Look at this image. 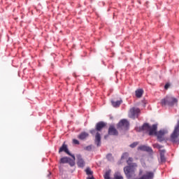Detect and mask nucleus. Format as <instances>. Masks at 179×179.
<instances>
[{"label":"nucleus","mask_w":179,"mask_h":179,"mask_svg":"<svg viewBox=\"0 0 179 179\" xmlns=\"http://www.w3.org/2000/svg\"><path fill=\"white\" fill-rule=\"evenodd\" d=\"M143 95V90L139 89L136 90V97H137L138 99H141V97H142Z\"/></svg>","instance_id":"16"},{"label":"nucleus","mask_w":179,"mask_h":179,"mask_svg":"<svg viewBox=\"0 0 179 179\" xmlns=\"http://www.w3.org/2000/svg\"><path fill=\"white\" fill-rule=\"evenodd\" d=\"M70 156H71V157L73 158V159H71V158H69V160H68V162H67V163H69V164H70V166H71V167H73V166H75V155L71 154Z\"/></svg>","instance_id":"15"},{"label":"nucleus","mask_w":179,"mask_h":179,"mask_svg":"<svg viewBox=\"0 0 179 179\" xmlns=\"http://www.w3.org/2000/svg\"><path fill=\"white\" fill-rule=\"evenodd\" d=\"M107 124L104 122H99L96 123L95 129L90 130V134L92 135H95V143L96 146H101V135L100 134V132L103 128L106 127Z\"/></svg>","instance_id":"1"},{"label":"nucleus","mask_w":179,"mask_h":179,"mask_svg":"<svg viewBox=\"0 0 179 179\" xmlns=\"http://www.w3.org/2000/svg\"><path fill=\"white\" fill-rule=\"evenodd\" d=\"M78 139L80 141H85L87 138H89V134L87 132H82L78 136Z\"/></svg>","instance_id":"13"},{"label":"nucleus","mask_w":179,"mask_h":179,"mask_svg":"<svg viewBox=\"0 0 179 179\" xmlns=\"http://www.w3.org/2000/svg\"><path fill=\"white\" fill-rule=\"evenodd\" d=\"M142 173H143V171H142V169H140L139 176H142Z\"/></svg>","instance_id":"28"},{"label":"nucleus","mask_w":179,"mask_h":179,"mask_svg":"<svg viewBox=\"0 0 179 179\" xmlns=\"http://www.w3.org/2000/svg\"><path fill=\"white\" fill-rule=\"evenodd\" d=\"M87 179H94V177L92 176L90 178H88Z\"/></svg>","instance_id":"29"},{"label":"nucleus","mask_w":179,"mask_h":179,"mask_svg":"<svg viewBox=\"0 0 179 179\" xmlns=\"http://www.w3.org/2000/svg\"><path fill=\"white\" fill-rule=\"evenodd\" d=\"M179 136V121H178L177 125L174 129L173 132L171 135V141L172 142H177V138Z\"/></svg>","instance_id":"7"},{"label":"nucleus","mask_w":179,"mask_h":179,"mask_svg":"<svg viewBox=\"0 0 179 179\" xmlns=\"http://www.w3.org/2000/svg\"><path fill=\"white\" fill-rule=\"evenodd\" d=\"M129 128V122L128 120L123 119L119 122L117 124V129H123L127 131Z\"/></svg>","instance_id":"5"},{"label":"nucleus","mask_w":179,"mask_h":179,"mask_svg":"<svg viewBox=\"0 0 179 179\" xmlns=\"http://www.w3.org/2000/svg\"><path fill=\"white\" fill-rule=\"evenodd\" d=\"M73 143H74V145H79V141L77 139H73Z\"/></svg>","instance_id":"23"},{"label":"nucleus","mask_w":179,"mask_h":179,"mask_svg":"<svg viewBox=\"0 0 179 179\" xmlns=\"http://www.w3.org/2000/svg\"><path fill=\"white\" fill-rule=\"evenodd\" d=\"M77 159H78L77 164L78 167L83 169V167H85V160H83V158H82V155H78Z\"/></svg>","instance_id":"10"},{"label":"nucleus","mask_w":179,"mask_h":179,"mask_svg":"<svg viewBox=\"0 0 179 179\" xmlns=\"http://www.w3.org/2000/svg\"><path fill=\"white\" fill-rule=\"evenodd\" d=\"M108 135H113L117 136L118 135V131L114 126H110L108 129Z\"/></svg>","instance_id":"11"},{"label":"nucleus","mask_w":179,"mask_h":179,"mask_svg":"<svg viewBox=\"0 0 179 179\" xmlns=\"http://www.w3.org/2000/svg\"><path fill=\"white\" fill-rule=\"evenodd\" d=\"M69 160V157H64L61 158L60 163H62L63 164H65V163H68V161Z\"/></svg>","instance_id":"17"},{"label":"nucleus","mask_w":179,"mask_h":179,"mask_svg":"<svg viewBox=\"0 0 179 179\" xmlns=\"http://www.w3.org/2000/svg\"><path fill=\"white\" fill-rule=\"evenodd\" d=\"M85 150H88V151L92 150V145H88L85 147Z\"/></svg>","instance_id":"26"},{"label":"nucleus","mask_w":179,"mask_h":179,"mask_svg":"<svg viewBox=\"0 0 179 179\" xmlns=\"http://www.w3.org/2000/svg\"><path fill=\"white\" fill-rule=\"evenodd\" d=\"M139 114H141V109L138 108L134 107L129 110V115L130 118H138Z\"/></svg>","instance_id":"6"},{"label":"nucleus","mask_w":179,"mask_h":179,"mask_svg":"<svg viewBox=\"0 0 179 179\" xmlns=\"http://www.w3.org/2000/svg\"><path fill=\"white\" fill-rule=\"evenodd\" d=\"M164 153H166V150H160V156H164Z\"/></svg>","instance_id":"24"},{"label":"nucleus","mask_w":179,"mask_h":179,"mask_svg":"<svg viewBox=\"0 0 179 179\" xmlns=\"http://www.w3.org/2000/svg\"><path fill=\"white\" fill-rule=\"evenodd\" d=\"M134 159H132V158H129L128 159V160H127V164H131V163H132V161H133Z\"/></svg>","instance_id":"27"},{"label":"nucleus","mask_w":179,"mask_h":179,"mask_svg":"<svg viewBox=\"0 0 179 179\" xmlns=\"http://www.w3.org/2000/svg\"><path fill=\"white\" fill-rule=\"evenodd\" d=\"M153 147L156 148L157 149H162L163 148V145H160L158 143L153 144Z\"/></svg>","instance_id":"20"},{"label":"nucleus","mask_w":179,"mask_h":179,"mask_svg":"<svg viewBox=\"0 0 179 179\" xmlns=\"http://www.w3.org/2000/svg\"><path fill=\"white\" fill-rule=\"evenodd\" d=\"M62 152H64L66 155H69V156H71V152H69V150H68V145L65 144V143L62 144V147L59 150V153Z\"/></svg>","instance_id":"9"},{"label":"nucleus","mask_w":179,"mask_h":179,"mask_svg":"<svg viewBox=\"0 0 179 179\" xmlns=\"http://www.w3.org/2000/svg\"><path fill=\"white\" fill-rule=\"evenodd\" d=\"M160 159L162 163H164V162H166V157H164V155H160Z\"/></svg>","instance_id":"22"},{"label":"nucleus","mask_w":179,"mask_h":179,"mask_svg":"<svg viewBox=\"0 0 179 179\" xmlns=\"http://www.w3.org/2000/svg\"><path fill=\"white\" fill-rule=\"evenodd\" d=\"M138 150H142L143 152H152V148L146 145H141L138 148Z\"/></svg>","instance_id":"12"},{"label":"nucleus","mask_w":179,"mask_h":179,"mask_svg":"<svg viewBox=\"0 0 179 179\" xmlns=\"http://www.w3.org/2000/svg\"><path fill=\"white\" fill-rule=\"evenodd\" d=\"M124 155L127 156V155H128V153L126 152V153H124Z\"/></svg>","instance_id":"30"},{"label":"nucleus","mask_w":179,"mask_h":179,"mask_svg":"<svg viewBox=\"0 0 179 179\" xmlns=\"http://www.w3.org/2000/svg\"><path fill=\"white\" fill-rule=\"evenodd\" d=\"M139 131H145V132H148V134L152 136V135H155L157 131V124L150 126L148 123H144L143 126L139 128Z\"/></svg>","instance_id":"2"},{"label":"nucleus","mask_w":179,"mask_h":179,"mask_svg":"<svg viewBox=\"0 0 179 179\" xmlns=\"http://www.w3.org/2000/svg\"><path fill=\"white\" fill-rule=\"evenodd\" d=\"M111 104L113 107H118L122 104V99H120L118 101H111Z\"/></svg>","instance_id":"14"},{"label":"nucleus","mask_w":179,"mask_h":179,"mask_svg":"<svg viewBox=\"0 0 179 179\" xmlns=\"http://www.w3.org/2000/svg\"><path fill=\"white\" fill-rule=\"evenodd\" d=\"M169 87H170V83H167L165 86H164V89L166 90H167V89H169Z\"/></svg>","instance_id":"25"},{"label":"nucleus","mask_w":179,"mask_h":179,"mask_svg":"<svg viewBox=\"0 0 179 179\" xmlns=\"http://www.w3.org/2000/svg\"><path fill=\"white\" fill-rule=\"evenodd\" d=\"M177 99L173 97L171 95H168L165 98L161 100V105L162 107L166 106H173V105L178 103Z\"/></svg>","instance_id":"3"},{"label":"nucleus","mask_w":179,"mask_h":179,"mask_svg":"<svg viewBox=\"0 0 179 179\" xmlns=\"http://www.w3.org/2000/svg\"><path fill=\"white\" fill-rule=\"evenodd\" d=\"M136 146H138V142H134L130 145V148H136Z\"/></svg>","instance_id":"21"},{"label":"nucleus","mask_w":179,"mask_h":179,"mask_svg":"<svg viewBox=\"0 0 179 179\" xmlns=\"http://www.w3.org/2000/svg\"><path fill=\"white\" fill-rule=\"evenodd\" d=\"M85 173L87 176H92L93 175V171H92V169H90V168H87L85 169Z\"/></svg>","instance_id":"18"},{"label":"nucleus","mask_w":179,"mask_h":179,"mask_svg":"<svg viewBox=\"0 0 179 179\" xmlns=\"http://www.w3.org/2000/svg\"><path fill=\"white\" fill-rule=\"evenodd\" d=\"M124 171L128 179H134L135 177H136V175H135V171L132 170V167L131 166L124 167Z\"/></svg>","instance_id":"4"},{"label":"nucleus","mask_w":179,"mask_h":179,"mask_svg":"<svg viewBox=\"0 0 179 179\" xmlns=\"http://www.w3.org/2000/svg\"><path fill=\"white\" fill-rule=\"evenodd\" d=\"M106 159L109 161V162H113L114 160V157H113L112 154H108L106 155Z\"/></svg>","instance_id":"19"},{"label":"nucleus","mask_w":179,"mask_h":179,"mask_svg":"<svg viewBox=\"0 0 179 179\" xmlns=\"http://www.w3.org/2000/svg\"><path fill=\"white\" fill-rule=\"evenodd\" d=\"M167 134V131L166 130H160L157 132V130L156 131V134H154V135L157 136V138L159 142H163V141H165L164 135Z\"/></svg>","instance_id":"8"}]
</instances>
